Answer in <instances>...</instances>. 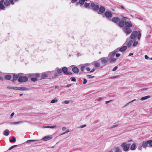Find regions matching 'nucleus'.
<instances>
[{"mask_svg":"<svg viewBox=\"0 0 152 152\" xmlns=\"http://www.w3.org/2000/svg\"><path fill=\"white\" fill-rule=\"evenodd\" d=\"M54 76L52 77L53 78H55L57 77L59 75V74L57 72H55L53 74Z\"/></svg>","mask_w":152,"mask_h":152,"instance_id":"c9c22d12","label":"nucleus"},{"mask_svg":"<svg viewBox=\"0 0 152 152\" xmlns=\"http://www.w3.org/2000/svg\"><path fill=\"white\" fill-rule=\"evenodd\" d=\"M138 43V42H134L133 44V46H136Z\"/></svg>","mask_w":152,"mask_h":152,"instance_id":"603ef678","label":"nucleus"},{"mask_svg":"<svg viewBox=\"0 0 152 152\" xmlns=\"http://www.w3.org/2000/svg\"><path fill=\"white\" fill-rule=\"evenodd\" d=\"M64 103L66 104H68L69 103V102L67 100H65L64 101Z\"/></svg>","mask_w":152,"mask_h":152,"instance_id":"338daca9","label":"nucleus"},{"mask_svg":"<svg viewBox=\"0 0 152 152\" xmlns=\"http://www.w3.org/2000/svg\"><path fill=\"white\" fill-rule=\"evenodd\" d=\"M17 87H11V86H8L7 87L8 88L14 90H17Z\"/></svg>","mask_w":152,"mask_h":152,"instance_id":"4c0bfd02","label":"nucleus"},{"mask_svg":"<svg viewBox=\"0 0 152 152\" xmlns=\"http://www.w3.org/2000/svg\"><path fill=\"white\" fill-rule=\"evenodd\" d=\"M40 140H28L26 141V143H29L32 142H37L39 141Z\"/></svg>","mask_w":152,"mask_h":152,"instance_id":"393cba45","label":"nucleus"},{"mask_svg":"<svg viewBox=\"0 0 152 152\" xmlns=\"http://www.w3.org/2000/svg\"><path fill=\"white\" fill-rule=\"evenodd\" d=\"M122 29L123 31L126 35L130 34L132 32V30L130 28L123 27L122 28Z\"/></svg>","mask_w":152,"mask_h":152,"instance_id":"20e7f679","label":"nucleus"},{"mask_svg":"<svg viewBox=\"0 0 152 152\" xmlns=\"http://www.w3.org/2000/svg\"><path fill=\"white\" fill-rule=\"evenodd\" d=\"M28 77H34V74H30L28 75Z\"/></svg>","mask_w":152,"mask_h":152,"instance_id":"5fc2aeb1","label":"nucleus"},{"mask_svg":"<svg viewBox=\"0 0 152 152\" xmlns=\"http://www.w3.org/2000/svg\"><path fill=\"white\" fill-rule=\"evenodd\" d=\"M87 76L89 79H90L91 78H93L94 77V76H91V75H88Z\"/></svg>","mask_w":152,"mask_h":152,"instance_id":"680f3d73","label":"nucleus"},{"mask_svg":"<svg viewBox=\"0 0 152 152\" xmlns=\"http://www.w3.org/2000/svg\"><path fill=\"white\" fill-rule=\"evenodd\" d=\"M115 53L113 51L110 53L109 55L110 58H112L114 57Z\"/></svg>","mask_w":152,"mask_h":152,"instance_id":"5701e85b","label":"nucleus"},{"mask_svg":"<svg viewBox=\"0 0 152 152\" xmlns=\"http://www.w3.org/2000/svg\"><path fill=\"white\" fill-rule=\"evenodd\" d=\"M121 55V54L119 53H116V54L115 56L116 57H119Z\"/></svg>","mask_w":152,"mask_h":152,"instance_id":"69168bd1","label":"nucleus"},{"mask_svg":"<svg viewBox=\"0 0 152 152\" xmlns=\"http://www.w3.org/2000/svg\"><path fill=\"white\" fill-rule=\"evenodd\" d=\"M137 35V31H133L130 35V38L134 39L135 38Z\"/></svg>","mask_w":152,"mask_h":152,"instance_id":"0eeeda50","label":"nucleus"},{"mask_svg":"<svg viewBox=\"0 0 152 152\" xmlns=\"http://www.w3.org/2000/svg\"><path fill=\"white\" fill-rule=\"evenodd\" d=\"M70 79L72 81H76V79L74 77H71L70 78Z\"/></svg>","mask_w":152,"mask_h":152,"instance_id":"49530a36","label":"nucleus"},{"mask_svg":"<svg viewBox=\"0 0 152 152\" xmlns=\"http://www.w3.org/2000/svg\"><path fill=\"white\" fill-rule=\"evenodd\" d=\"M127 49V47L126 46H124L119 49V51L121 52L125 51Z\"/></svg>","mask_w":152,"mask_h":152,"instance_id":"aec40b11","label":"nucleus"},{"mask_svg":"<svg viewBox=\"0 0 152 152\" xmlns=\"http://www.w3.org/2000/svg\"><path fill=\"white\" fill-rule=\"evenodd\" d=\"M131 145V143L126 144V142H124L121 145V146L123 148V150L124 151H127L128 149Z\"/></svg>","mask_w":152,"mask_h":152,"instance_id":"f257e3e1","label":"nucleus"},{"mask_svg":"<svg viewBox=\"0 0 152 152\" xmlns=\"http://www.w3.org/2000/svg\"><path fill=\"white\" fill-rule=\"evenodd\" d=\"M48 75L46 73H43L41 75V78L42 79H45L46 77H48Z\"/></svg>","mask_w":152,"mask_h":152,"instance_id":"a211bd4d","label":"nucleus"},{"mask_svg":"<svg viewBox=\"0 0 152 152\" xmlns=\"http://www.w3.org/2000/svg\"><path fill=\"white\" fill-rule=\"evenodd\" d=\"M141 144L142 145V147L145 149L148 146V143L147 142V141H143L141 143Z\"/></svg>","mask_w":152,"mask_h":152,"instance_id":"2eb2a0df","label":"nucleus"},{"mask_svg":"<svg viewBox=\"0 0 152 152\" xmlns=\"http://www.w3.org/2000/svg\"><path fill=\"white\" fill-rule=\"evenodd\" d=\"M62 72L65 75H70L72 73L68 71V69L66 67H64L62 68Z\"/></svg>","mask_w":152,"mask_h":152,"instance_id":"39448f33","label":"nucleus"},{"mask_svg":"<svg viewBox=\"0 0 152 152\" xmlns=\"http://www.w3.org/2000/svg\"><path fill=\"white\" fill-rule=\"evenodd\" d=\"M133 41L132 40H130L127 43V46L128 47H130L132 45V44L133 43Z\"/></svg>","mask_w":152,"mask_h":152,"instance_id":"2f4dec72","label":"nucleus"},{"mask_svg":"<svg viewBox=\"0 0 152 152\" xmlns=\"http://www.w3.org/2000/svg\"><path fill=\"white\" fill-rule=\"evenodd\" d=\"M112 101H113V100H110V101H107L105 103L106 104H107L109 102H112Z\"/></svg>","mask_w":152,"mask_h":152,"instance_id":"774afa93","label":"nucleus"},{"mask_svg":"<svg viewBox=\"0 0 152 152\" xmlns=\"http://www.w3.org/2000/svg\"><path fill=\"white\" fill-rule=\"evenodd\" d=\"M56 70L58 74H61L62 72V69H59L58 68H56Z\"/></svg>","mask_w":152,"mask_h":152,"instance_id":"bb28decb","label":"nucleus"},{"mask_svg":"<svg viewBox=\"0 0 152 152\" xmlns=\"http://www.w3.org/2000/svg\"><path fill=\"white\" fill-rule=\"evenodd\" d=\"M115 152H122V151L121 149L119 147H117L115 148Z\"/></svg>","mask_w":152,"mask_h":152,"instance_id":"c85d7f7f","label":"nucleus"},{"mask_svg":"<svg viewBox=\"0 0 152 152\" xmlns=\"http://www.w3.org/2000/svg\"><path fill=\"white\" fill-rule=\"evenodd\" d=\"M90 65V64L89 63H86L83 65L85 66L86 67V66H89V65Z\"/></svg>","mask_w":152,"mask_h":152,"instance_id":"864d4df0","label":"nucleus"},{"mask_svg":"<svg viewBox=\"0 0 152 152\" xmlns=\"http://www.w3.org/2000/svg\"><path fill=\"white\" fill-rule=\"evenodd\" d=\"M17 90L20 91H26L28 90V88L26 87H17Z\"/></svg>","mask_w":152,"mask_h":152,"instance_id":"f3484780","label":"nucleus"},{"mask_svg":"<svg viewBox=\"0 0 152 152\" xmlns=\"http://www.w3.org/2000/svg\"><path fill=\"white\" fill-rule=\"evenodd\" d=\"M23 121H18V122H12L10 123L11 124H19L20 123H23Z\"/></svg>","mask_w":152,"mask_h":152,"instance_id":"72a5a7b5","label":"nucleus"},{"mask_svg":"<svg viewBox=\"0 0 152 152\" xmlns=\"http://www.w3.org/2000/svg\"><path fill=\"white\" fill-rule=\"evenodd\" d=\"M58 100L56 98H55L54 99L52 100L50 102V103H54L57 102Z\"/></svg>","mask_w":152,"mask_h":152,"instance_id":"f704fd0d","label":"nucleus"},{"mask_svg":"<svg viewBox=\"0 0 152 152\" xmlns=\"http://www.w3.org/2000/svg\"><path fill=\"white\" fill-rule=\"evenodd\" d=\"M110 61L111 62H113L115 61L116 60V59L115 58H110Z\"/></svg>","mask_w":152,"mask_h":152,"instance_id":"a19ab883","label":"nucleus"},{"mask_svg":"<svg viewBox=\"0 0 152 152\" xmlns=\"http://www.w3.org/2000/svg\"><path fill=\"white\" fill-rule=\"evenodd\" d=\"M87 82V80L85 78H84L83 79V84H85Z\"/></svg>","mask_w":152,"mask_h":152,"instance_id":"8fccbe9b","label":"nucleus"},{"mask_svg":"<svg viewBox=\"0 0 152 152\" xmlns=\"http://www.w3.org/2000/svg\"><path fill=\"white\" fill-rule=\"evenodd\" d=\"M89 0H79V3L81 5H83L85 1L87 2Z\"/></svg>","mask_w":152,"mask_h":152,"instance_id":"b1692460","label":"nucleus"},{"mask_svg":"<svg viewBox=\"0 0 152 152\" xmlns=\"http://www.w3.org/2000/svg\"><path fill=\"white\" fill-rule=\"evenodd\" d=\"M120 19L118 17H115L113 18L112 21L114 23H117L120 21Z\"/></svg>","mask_w":152,"mask_h":152,"instance_id":"ddd939ff","label":"nucleus"},{"mask_svg":"<svg viewBox=\"0 0 152 152\" xmlns=\"http://www.w3.org/2000/svg\"><path fill=\"white\" fill-rule=\"evenodd\" d=\"M4 1V0H1V1H0V9H4L5 7L4 5H3Z\"/></svg>","mask_w":152,"mask_h":152,"instance_id":"dca6fc26","label":"nucleus"},{"mask_svg":"<svg viewBox=\"0 0 152 152\" xmlns=\"http://www.w3.org/2000/svg\"><path fill=\"white\" fill-rule=\"evenodd\" d=\"M127 18L126 17H123L121 20H120L119 23L118 24V26L121 27H123L125 25V21L126 20Z\"/></svg>","mask_w":152,"mask_h":152,"instance_id":"f03ea898","label":"nucleus"},{"mask_svg":"<svg viewBox=\"0 0 152 152\" xmlns=\"http://www.w3.org/2000/svg\"><path fill=\"white\" fill-rule=\"evenodd\" d=\"M56 127V126H46V128H55Z\"/></svg>","mask_w":152,"mask_h":152,"instance_id":"c03bdc74","label":"nucleus"},{"mask_svg":"<svg viewBox=\"0 0 152 152\" xmlns=\"http://www.w3.org/2000/svg\"><path fill=\"white\" fill-rule=\"evenodd\" d=\"M86 124H85V125L80 126L79 128H83L86 127Z\"/></svg>","mask_w":152,"mask_h":152,"instance_id":"bf43d9fd","label":"nucleus"},{"mask_svg":"<svg viewBox=\"0 0 152 152\" xmlns=\"http://www.w3.org/2000/svg\"><path fill=\"white\" fill-rule=\"evenodd\" d=\"M14 114H15V113L14 112H13L12 113H11V114L10 115V119L12 118V116L14 115Z\"/></svg>","mask_w":152,"mask_h":152,"instance_id":"4d7b16f0","label":"nucleus"},{"mask_svg":"<svg viewBox=\"0 0 152 152\" xmlns=\"http://www.w3.org/2000/svg\"><path fill=\"white\" fill-rule=\"evenodd\" d=\"M52 136H47L44 137L43 138H42V140L44 141H47L52 139Z\"/></svg>","mask_w":152,"mask_h":152,"instance_id":"4468645a","label":"nucleus"},{"mask_svg":"<svg viewBox=\"0 0 152 152\" xmlns=\"http://www.w3.org/2000/svg\"><path fill=\"white\" fill-rule=\"evenodd\" d=\"M142 146L141 143L140 144L138 147V149L139 150H141L142 149Z\"/></svg>","mask_w":152,"mask_h":152,"instance_id":"ea45409f","label":"nucleus"},{"mask_svg":"<svg viewBox=\"0 0 152 152\" xmlns=\"http://www.w3.org/2000/svg\"><path fill=\"white\" fill-rule=\"evenodd\" d=\"M119 77V75H117V76H115L112 77L113 78H118Z\"/></svg>","mask_w":152,"mask_h":152,"instance_id":"e2e57ef3","label":"nucleus"},{"mask_svg":"<svg viewBox=\"0 0 152 152\" xmlns=\"http://www.w3.org/2000/svg\"><path fill=\"white\" fill-rule=\"evenodd\" d=\"M40 76V74L39 73H37L36 74H34V77H38Z\"/></svg>","mask_w":152,"mask_h":152,"instance_id":"6e6d98bb","label":"nucleus"},{"mask_svg":"<svg viewBox=\"0 0 152 152\" xmlns=\"http://www.w3.org/2000/svg\"><path fill=\"white\" fill-rule=\"evenodd\" d=\"M136 145L134 143L130 147V149L131 150H135Z\"/></svg>","mask_w":152,"mask_h":152,"instance_id":"cd10ccee","label":"nucleus"},{"mask_svg":"<svg viewBox=\"0 0 152 152\" xmlns=\"http://www.w3.org/2000/svg\"><path fill=\"white\" fill-rule=\"evenodd\" d=\"M69 132V130L68 129L67 130L64 132V133L61 134V135L64 134H66L67 133H68Z\"/></svg>","mask_w":152,"mask_h":152,"instance_id":"09e8293b","label":"nucleus"},{"mask_svg":"<svg viewBox=\"0 0 152 152\" xmlns=\"http://www.w3.org/2000/svg\"><path fill=\"white\" fill-rule=\"evenodd\" d=\"M85 68V66H84L83 65L81 67L80 69L82 71H83L84 70V69Z\"/></svg>","mask_w":152,"mask_h":152,"instance_id":"de8ad7c7","label":"nucleus"},{"mask_svg":"<svg viewBox=\"0 0 152 152\" xmlns=\"http://www.w3.org/2000/svg\"><path fill=\"white\" fill-rule=\"evenodd\" d=\"M4 4L6 6H8L10 5V3L8 0H6L4 2Z\"/></svg>","mask_w":152,"mask_h":152,"instance_id":"473e14b6","label":"nucleus"},{"mask_svg":"<svg viewBox=\"0 0 152 152\" xmlns=\"http://www.w3.org/2000/svg\"><path fill=\"white\" fill-rule=\"evenodd\" d=\"M91 7L93 8V10L95 11L98 10L99 8V6L95 4L94 2H92L91 4Z\"/></svg>","mask_w":152,"mask_h":152,"instance_id":"423d86ee","label":"nucleus"},{"mask_svg":"<svg viewBox=\"0 0 152 152\" xmlns=\"http://www.w3.org/2000/svg\"><path fill=\"white\" fill-rule=\"evenodd\" d=\"M28 80V78L26 76H20L19 77L18 81L20 83L26 82Z\"/></svg>","mask_w":152,"mask_h":152,"instance_id":"7ed1b4c3","label":"nucleus"},{"mask_svg":"<svg viewBox=\"0 0 152 152\" xmlns=\"http://www.w3.org/2000/svg\"><path fill=\"white\" fill-rule=\"evenodd\" d=\"M119 49L118 48H117L116 49H115V50H114L113 52H115V53L116 54V53L118 52V51H119Z\"/></svg>","mask_w":152,"mask_h":152,"instance_id":"3c124183","label":"nucleus"},{"mask_svg":"<svg viewBox=\"0 0 152 152\" xmlns=\"http://www.w3.org/2000/svg\"><path fill=\"white\" fill-rule=\"evenodd\" d=\"M90 5L89 3L86 2L84 3V6L86 7H87L89 6Z\"/></svg>","mask_w":152,"mask_h":152,"instance_id":"79ce46f5","label":"nucleus"},{"mask_svg":"<svg viewBox=\"0 0 152 152\" xmlns=\"http://www.w3.org/2000/svg\"><path fill=\"white\" fill-rule=\"evenodd\" d=\"M150 98V96L148 95L147 96H144L142 97L140 99V100L141 101H143L144 100H145L147 99H149Z\"/></svg>","mask_w":152,"mask_h":152,"instance_id":"412c9836","label":"nucleus"},{"mask_svg":"<svg viewBox=\"0 0 152 152\" xmlns=\"http://www.w3.org/2000/svg\"><path fill=\"white\" fill-rule=\"evenodd\" d=\"M10 131L8 129H6L4 132V134L5 136H8L9 134Z\"/></svg>","mask_w":152,"mask_h":152,"instance_id":"4be33fe9","label":"nucleus"},{"mask_svg":"<svg viewBox=\"0 0 152 152\" xmlns=\"http://www.w3.org/2000/svg\"><path fill=\"white\" fill-rule=\"evenodd\" d=\"M31 80L32 81H35L37 80V77H32Z\"/></svg>","mask_w":152,"mask_h":152,"instance_id":"a18cd8bd","label":"nucleus"},{"mask_svg":"<svg viewBox=\"0 0 152 152\" xmlns=\"http://www.w3.org/2000/svg\"><path fill=\"white\" fill-rule=\"evenodd\" d=\"M10 2L12 5L14 4V2H13V0H9Z\"/></svg>","mask_w":152,"mask_h":152,"instance_id":"052dcab7","label":"nucleus"},{"mask_svg":"<svg viewBox=\"0 0 152 152\" xmlns=\"http://www.w3.org/2000/svg\"><path fill=\"white\" fill-rule=\"evenodd\" d=\"M99 11L100 13L99 12H98V13L99 14H101V13H103L105 11V8L103 6H101L99 8Z\"/></svg>","mask_w":152,"mask_h":152,"instance_id":"9d476101","label":"nucleus"},{"mask_svg":"<svg viewBox=\"0 0 152 152\" xmlns=\"http://www.w3.org/2000/svg\"><path fill=\"white\" fill-rule=\"evenodd\" d=\"M100 60L101 61V63L103 64L104 66L107 65V63L108 60V58L104 57L101 58Z\"/></svg>","mask_w":152,"mask_h":152,"instance_id":"6e6552de","label":"nucleus"},{"mask_svg":"<svg viewBox=\"0 0 152 152\" xmlns=\"http://www.w3.org/2000/svg\"><path fill=\"white\" fill-rule=\"evenodd\" d=\"M125 26H124V27H126L127 28H131L132 27V24L131 23V22H128V21H126L125 22Z\"/></svg>","mask_w":152,"mask_h":152,"instance_id":"f8f14e48","label":"nucleus"},{"mask_svg":"<svg viewBox=\"0 0 152 152\" xmlns=\"http://www.w3.org/2000/svg\"><path fill=\"white\" fill-rule=\"evenodd\" d=\"M138 32L139 33V34H137V38L138 39H140L141 37V34L140 33V32L139 31H138Z\"/></svg>","mask_w":152,"mask_h":152,"instance_id":"58836bf2","label":"nucleus"},{"mask_svg":"<svg viewBox=\"0 0 152 152\" xmlns=\"http://www.w3.org/2000/svg\"><path fill=\"white\" fill-rule=\"evenodd\" d=\"M12 139L10 140V142L11 143L15 142L16 141V138L14 137H11Z\"/></svg>","mask_w":152,"mask_h":152,"instance_id":"c756f323","label":"nucleus"},{"mask_svg":"<svg viewBox=\"0 0 152 152\" xmlns=\"http://www.w3.org/2000/svg\"><path fill=\"white\" fill-rule=\"evenodd\" d=\"M118 68V66H116L115 67H114L113 70V71H115Z\"/></svg>","mask_w":152,"mask_h":152,"instance_id":"13d9d810","label":"nucleus"},{"mask_svg":"<svg viewBox=\"0 0 152 152\" xmlns=\"http://www.w3.org/2000/svg\"><path fill=\"white\" fill-rule=\"evenodd\" d=\"M78 0H71V3H74L76 2Z\"/></svg>","mask_w":152,"mask_h":152,"instance_id":"0e129e2a","label":"nucleus"},{"mask_svg":"<svg viewBox=\"0 0 152 152\" xmlns=\"http://www.w3.org/2000/svg\"><path fill=\"white\" fill-rule=\"evenodd\" d=\"M21 75L20 73H19L18 74H14L13 75V79L12 81H14L17 80L18 78L20 77Z\"/></svg>","mask_w":152,"mask_h":152,"instance_id":"9b49d317","label":"nucleus"},{"mask_svg":"<svg viewBox=\"0 0 152 152\" xmlns=\"http://www.w3.org/2000/svg\"><path fill=\"white\" fill-rule=\"evenodd\" d=\"M94 65L96 67H98L100 66V63L98 62H95L94 63Z\"/></svg>","mask_w":152,"mask_h":152,"instance_id":"e433bc0d","label":"nucleus"},{"mask_svg":"<svg viewBox=\"0 0 152 152\" xmlns=\"http://www.w3.org/2000/svg\"><path fill=\"white\" fill-rule=\"evenodd\" d=\"M17 146V145H13V146H12L9 149V150H11L12 149H13V148L16 147Z\"/></svg>","mask_w":152,"mask_h":152,"instance_id":"37998d69","label":"nucleus"},{"mask_svg":"<svg viewBox=\"0 0 152 152\" xmlns=\"http://www.w3.org/2000/svg\"><path fill=\"white\" fill-rule=\"evenodd\" d=\"M104 15L107 18H110L112 16L111 13L109 11L105 12H104Z\"/></svg>","mask_w":152,"mask_h":152,"instance_id":"1a4fd4ad","label":"nucleus"},{"mask_svg":"<svg viewBox=\"0 0 152 152\" xmlns=\"http://www.w3.org/2000/svg\"><path fill=\"white\" fill-rule=\"evenodd\" d=\"M148 144H149V147H152V140H148L147 141Z\"/></svg>","mask_w":152,"mask_h":152,"instance_id":"7c9ffc66","label":"nucleus"},{"mask_svg":"<svg viewBox=\"0 0 152 152\" xmlns=\"http://www.w3.org/2000/svg\"><path fill=\"white\" fill-rule=\"evenodd\" d=\"M72 71L75 73H77L79 72V69L77 67H74L72 69Z\"/></svg>","mask_w":152,"mask_h":152,"instance_id":"6ab92c4d","label":"nucleus"},{"mask_svg":"<svg viewBox=\"0 0 152 152\" xmlns=\"http://www.w3.org/2000/svg\"><path fill=\"white\" fill-rule=\"evenodd\" d=\"M11 76L10 75H7L4 77V78L7 80H10L11 78Z\"/></svg>","mask_w":152,"mask_h":152,"instance_id":"a878e982","label":"nucleus"}]
</instances>
